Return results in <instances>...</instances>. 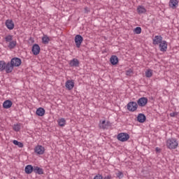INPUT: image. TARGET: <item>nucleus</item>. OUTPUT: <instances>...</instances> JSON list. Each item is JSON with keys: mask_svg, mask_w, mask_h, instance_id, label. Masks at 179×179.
<instances>
[{"mask_svg": "<svg viewBox=\"0 0 179 179\" xmlns=\"http://www.w3.org/2000/svg\"><path fill=\"white\" fill-rule=\"evenodd\" d=\"M102 179H111V175L106 176L104 178H102Z\"/></svg>", "mask_w": 179, "mask_h": 179, "instance_id": "obj_35", "label": "nucleus"}, {"mask_svg": "<svg viewBox=\"0 0 179 179\" xmlns=\"http://www.w3.org/2000/svg\"><path fill=\"white\" fill-rule=\"evenodd\" d=\"M29 41H34V39H33L32 37H30V38H29Z\"/></svg>", "mask_w": 179, "mask_h": 179, "instance_id": "obj_37", "label": "nucleus"}, {"mask_svg": "<svg viewBox=\"0 0 179 179\" xmlns=\"http://www.w3.org/2000/svg\"><path fill=\"white\" fill-rule=\"evenodd\" d=\"M6 26L7 29H8L9 30H13V29L15 27V24L13 23V20H7L6 21Z\"/></svg>", "mask_w": 179, "mask_h": 179, "instance_id": "obj_14", "label": "nucleus"}, {"mask_svg": "<svg viewBox=\"0 0 179 179\" xmlns=\"http://www.w3.org/2000/svg\"><path fill=\"white\" fill-rule=\"evenodd\" d=\"M116 176L119 179L124 178V173L121 171H118L117 173H116Z\"/></svg>", "mask_w": 179, "mask_h": 179, "instance_id": "obj_30", "label": "nucleus"}, {"mask_svg": "<svg viewBox=\"0 0 179 179\" xmlns=\"http://www.w3.org/2000/svg\"><path fill=\"white\" fill-rule=\"evenodd\" d=\"M34 170V166L31 165H27L24 168V171L26 174H31Z\"/></svg>", "mask_w": 179, "mask_h": 179, "instance_id": "obj_17", "label": "nucleus"}, {"mask_svg": "<svg viewBox=\"0 0 179 179\" xmlns=\"http://www.w3.org/2000/svg\"><path fill=\"white\" fill-rule=\"evenodd\" d=\"M117 138L120 142H127V141L129 139V134L127 133H120Z\"/></svg>", "mask_w": 179, "mask_h": 179, "instance_id": "obj_8", "label": "nucleus"}, {"mask_svg": "<svg viewBox=\"0 0 179 179\" xmlns=\"http://www.w3.org/2000/svg\"><path fill=\"white\" fill-rule=\"evenodd\" d=\"M127 110L134 113L138 110V103L135 101H130L127 103Z\"/></svg>", "mask_w": 179, "mask_h": 179, "instance_id": "obj_5", "label": "nucleus"}, {"mask_svg": "<svg viewBox=\"0 0 179 179\" xmlns=\"http://www.w3.org/2000/svg\"><path fill=\"white\" fill-rule=\"evenodd\" d=\"M13 143L15 145V146H18V148H23L24 146L23 143L18 141L17 140H14Z\"/></svg>", "mask_w": 179, "mask_h": 179, "instance_id": "obj_28", "label": "nucleus"}, {"mask_svg": "<svg viewBox=\"0 0 179 179\" xmlns=\"http://www.w3.org/2000/svg\"><path fill=\"white\" fill-rule=\"evenodd\" d=\"M160 51L166 52L167 51V42L166 41H162V43H159Z\"/></svg>", "mask_w": 179, "mask_h": 179, "instance_id": "obj_15", "label": "nucleus"}, {"mask_svg": "<svg viewBox=\"0 0 179 179\" xmlns=\"http://www.w3.org/2000/svg\"><path fill=\"white\" fill-rule=\"evenodd\" d=\"M137 12L140 15L142 13H146V8L143 6H138L137 8Z\"/></svg>", "mask_w": 179, "mask_h": 179, "instance_id": "obj_23", "label": "nucleus"}, {"mask_svg": "<svg viewBox=\"0 0 179 179\" xmlns=\"http://www.w3.org/2000/svg\"><path fill=\"white\" fill-rule=\"evenodd\" d=\"M110 62L112 65H117V64H118V57L112 55L110 58Z\"/></svg>", "mask_w": 179, "mask_h": 179, "instance_id": "obj_19", "label": "nucleus"}, {"mask_svg": "<svg viewBox=\"0 0 179 179\" xmlns=\"http://www.w3.org/2000/svg\"><path fill=\"white\" fill-rule=\"evenodd\" d=\"M22 127V125L20 124V123H17L13 125V129L15 131V132H19V131H20Z\"/></svg>", "mask_w": 179, "mask_h": 179, "instance_id": "obj_26", "label": "nucleus"}, {"mask_svg": "<svg viewBox=\"0 0 179 179\" xmlns=\"http://www.w3.org/2000/svg\"><path fill=\"white\" fill-rule=\"evenodd\" d=\"M162 150L159 148H158V147H157L156 148H155V151H156V152L157 153H160V151H161Z\"/></svg>", "mask_w": 179, "mask_h": 179, "instance_id": "obj_36", "label": "nucleus"}, {"mask_svg": "<svg viewBox=\"0 0 179 179\" xmlns=\"http://www.w3.org/2000/svg\"><path fill=\"white\" fill-rule=\"evenodd\" d=\"M9 62L10 70L13 72V68L20 66L22 65V59L19 57H13Z\"/></svg>", "mask_w": 179, "mask_h": 179, "instance_id": "obj_2", "label": "nucleus"}, {"mask_svg": "<svg viewBox=\"0 0 179 179\" xmlns=\"http://www.w3.org/2000/svg\"><path fill=\"white\" fill-rule=\"evenodd\" d=\"M108 122L106 123V120H103L102 122L99 124V128H101V129H106V128H107V127L108 126Z\"/></svg>", "mask_w": 179, "mask_h": 179, "instance_id": "obj_24", "label": "nucleus"}, {"mask_svg": "<svg viewBox=\"0 0 179 179\" xmlns=\"http://www.w3.org/2000/svg\"><path fill=\"white\" fill-rule=\"evenodd\" d=\"M133 73H134V71H132V69H129V70L126 71L127 76H131Z\"/></svg>", "mask_w": 179, "mask_h": 179, "instance_id": "obj_32", "label": "nucleus"}, {"mask_svg": "<svg viewBox=\"0 0 179 179\" xmlns=\"http://www.w3.org/2000/svg\"><path fill=\"white\" fill-rule=\"evenodd\" d=\"M6 71V73H12L10 71V67L9 66V62H5V61H0V72Z\"/></svg>", "mask_w": 179, "mask_h": 179, "instance_id": "obj_4", "label": "nucleus"}, {"mask_svg": "<svg viewBox=\"0 0 179 179\" xmlns=\"http://www.w3.org/2000/svg\"><path fill=\"white\" fill-rule=\"evenodd\" d=\"M137 121L138 122H141V124H143V122H145L146 121V116L143 113H139L137 116Z\"/></svg>", "mask_w": 179, "mask_h": 179, "instance_id": "obj_16", "label": "nucleus"}, {"mask_svg": "<svg viewBox=\"0 0 179 179\" xmlns=\"http://www.w3.org/2000/svg\"><path fill=\"white\" fill-rule=\"evenodd\" d=\"M93 179H103V176H101V174H97L94 177Z\"/></svg>", "mask_w": 179, "mask_h": 179, "instance_id": "obj_33", "label": "nucleus"}, {"mask_svg": "<svg viewBox=\"0 0 179 179\" xmlns=\"http://www.w3.org/2000/svg\"><path fill=\"white\" fill-rule=\"evenodd\" d=\"M169 6L172 8V9H176L177 6H178V0H170Z\"/></svg>", "mask_w": 179, "mask_h": 179, "instance_id": "obj_18", "label": "nucleus"}, {"mask_svg": "<svg viewBox=\"0 0 179 179\" xmlns=\"http://www.w3.org/2000/svg\"><path fill=\"white\" fill-rule=\"evenodd\" d=\"M136 103H137V106H139V107H145V106L148 104V98L141 97L138 99Z\"/></svg>", "mask_w": 179, "mask_h": 179, "instance_id": "obj_9", "label": "nucleus"}, {"mask_svg": "<svg viewBox=\"0 0 179 179\" xmlns=\"http://www.w3.org/2000/svg\"><path fill=\"white\" fill-rule=\"evenodd\" d=\"M79 60L76 58H74L69 62V66L73 68H78V66H79Z\"/></svg>", "mask_w": 179, "mask_h": 179, "instance_id": "obj_13", "label": "nucleus"}, {"mask_svg": "<svg viewBox=\"0 0 179 179\" xmlns=\"http://www.w3.org/2000/svg\"><path fill=\"white\" fill-rule=\"evenodd\" d=\"M152 41V44H154V45H157V44H160L163 42V37L159 35L155 36Z\"/></svg>", "mask_w": 179, "mask_h": 179, "instance_id": "obj_10", "label": "nucleus"}, {"mask_svg": "<svg viewBox=\"0 0 179 179\" xmlns=\"http://www.w3.org/2000/svg\"><path fill=\"white\" fill-rule=\"evenodd\" d=\"M42 43L43 44H48L50 43V38L48 36H44L42 38Z\"/></svg>", "mask_w": 179, "mask_h": 179, "instance_id": "obj_29", "label": "nucleus"}, {"mask_svg": "<svg viewBox=\"0 0 179 179\" xmlns=\"http://www.w3.org/2000/svg\"><path fill=\"white\" fill-rule=\"evenodd\" d=\"M40 45H38V44L35 43L33 46H32V53L34 54V55H38L40 54Z\"/></svg>", "mask_w": 179, "mask_h": 179, "instance_id": "obj_11", "label": "nucleus"}, {"mask_svg": "<svg viewBox=\"0 0 179 179\" xmlns=\"http://www.w3.org/2000/svg\"><path fill=\"white\" fill-rule=\"evenodd\" d=\"M145 76L146 78H152L153 76V70L148 69L145 71Z\"/></svg>", "mask_w": 179, "mask_h": 179, "instance_id": "obj_27", "label": "nucleus"}, {"mask_svg": "<svg viewBox=\"0 0 179 179\" xmlns=\"http://www.w3.org/2000/svg\"><path fill=\"white\" fill-rule=\"evenodd\" d=\"M178 115V113L177 112H173L170 113V117H177Z\"/></svg>", "mask_w": 179, "mask_h": 179, "instance_id": "obj_34", "label": "nucleus"}, {"mask_svg": "<svg viewBox=\"0 0 179 179\" xmlns=\"http://www.w3.org/2000/svg\"><path fill=\"white\" fill-rule=\"evenodd\" d=\"M57 122L59 127H65V125H66V120L65 118H61L57 121Z\"/></svg>", "mask_w": 179, "mask_h": 179, "instance_id": "obj_25", "label": "nucleus"}, {"mask_svg": "<svg viewBox=\"0 0 179 179\" xmlns=\"http://www.w3.org/2000/svg\"><path fill=\"white\" fill-rule=\"evenodd\" d=\"M34 150L36 155H44L45 152V148L43 145H38L34 148Z\"/></svg>", "mask_w": 179, "mask_h": 179, "instance_id": "obj_6", "label": "nucleus"}, {"mask_svg": "<svg viewBox=\"0 0 179 179\" xmlns=\"http://www.w3.org/2000/svg\"><path fill=\"white\" fill-rule=\"evenodd\" d=\"M34 173L41 176V174H44V171L38 166H34Z\"/></svg>", "mask_w": 179, "mask_h": 179, "instance_id": "obj_21", "label": "nucleus"}, {"mask_svg": "<svg viewBox=\"0 0 179 179\" xmlns=\"http://www.w3.org/2000/svg\"><path fill=\"white\" fill-rule=\"evenodd\" d=\"M73 1H76V0H73Z\"/></svg>", "mask_w": 179, "mask_h": 179, "instance_id": "obj_38", "label": "nucleus"}, {"mask_svg": "<svg viewBox=\"0 0 179 179\" xmlns=\"http://www.w3.org/2000/svg\"><path fill=\"white\" fill-rule=\"evenodd\" d=\"M36 115L38 117H43L45 114V110L43 108H38L36 112Z\"/></svg>", "mask_w": 179, "mask_h": 179, "instance_id": "obj_20", "label": "nucleus"}, {"mask_svg": "<svg viewBox=\"0 0 179 179\" xmlns=\"http://www.w3.org/2000/svg\"><path fill=\"white\" fill-rule=\"evenodd\" d=\"M166 148L168 149H170L171 150L173 149H177L178 148V141H177V139L176 138H169L166 140Z\"/></svg>", "mask_w": 179, "mask_h": 179, "instance_id": "obj_3", "label": "nucleus"}, {"mask_svg": "<svg viewBox=\"0 0 179 179\" xmlns=\"http://www.w3.org/2000/svg\"><path fill=\"white\" fill-rule=\"evenodd\" d=\"M74 41L76 43V46L77 48H80V45H82V43H83V36L82 35H76L74 38Z\"/></svg>", "mask_w": 179, "mask_h": 179, "instance_id": "obj_7", "label": "nucleus"}, {"mask_svg": "<svg viewBox=\"0 0 179 179\" xmlns=\"http://www.w3.org/2000/svg\"><path fill=\"white\" fill-rule=\"evenodd\" d=\"M4 40L6 43H8V48H9V50H13L16 48V45H17V41L16 39H13V36L10 34L6 36Z\"/></svg>", "mask_w": 179, "mask_h": 179, "instance_id": "obj_1", "label": "nucleus"}, {"mask_svg": "<svg viewBox=\"0 0 179 179\" xmlns=\"http://www.w3.org/2000/svg\"><path fill=\"white\" fill-rule=\"evenodd\" d=\"M3 108H10L12 107V102L10 100H6L3 103Z\"/></svg>", "mask_w": 179, "mask_h": 179, "instance_id": "obj_22", "label": "nucleus"}, {"mask_svg": "<svg viewBox=\"0 0 179 179\" xmlns=\"http://www.w3.org/2000/svg\"><path fill=\"white\" fill-rule=\"evenodd\" d=\"M66 89L68 90H72V89H73V87H75V82H73V80H68L66 82V85H65Z\"/></svg>", "mask_w": 179, "mask_h": 179, "instance_id": "obj_12", "label": "nucleus"}, {"mask_svg": "<svg viewBox=\"0 0 179 179\" xmlns=\"http://www.w3.org/2000/svg\"><path fill=\"white\" fill-rule=\"evenodd\" d=\"M134 33L136 34H141L142 33V28L141 27H137L134 29Z\"/></svg>", "mask_w": 179, "mask_h": 179, "instance_id": "obj_31", "label": "nucleus"}]
</instances>
